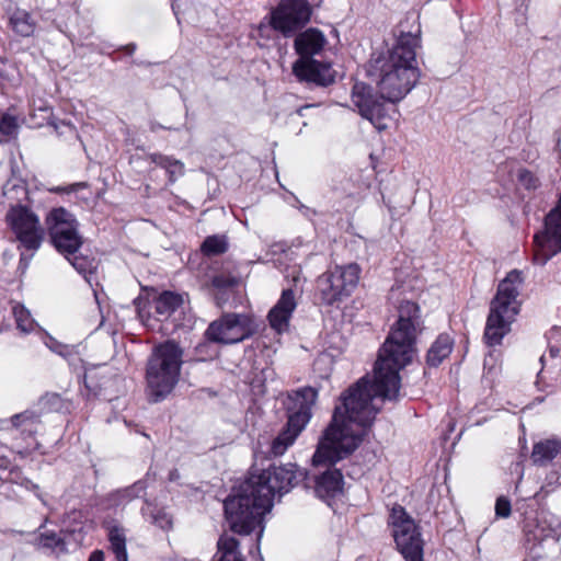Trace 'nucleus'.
<instances>
[{"label":"nucleus","mask_w":561,"mask_h":561,"mask_svg":"<svg viewBox=\"0 0 561 561\" xmlns=\"http://www.w3.org/2000/svg\"><path fill=\"white\" fill-rule=\"evenodd\" d=\"M421 331L420 309L412 301L399 307V318L379 351L374 382L360 379L341 397L332 421L319 439L313 466L333 465L347 457L363 443L382 400L396 399L400 389L399 370L415 355V340Z\"/></svg>","instance_id":"1"},{"label":"nucleus","mask_w":561,"mask_h":561,"mask_svg":"<svg viewBox=\"0 0 561 561\" xmlns=\"http://www.w3.org/2000/svg\"><path fill=\"white\" fill-rule=\"evenodd\" d=\"M305 478L306 472L294 463L272 466L261 472H252L238 492L225 502L230 528L244 535L260 528L261 537L263 517L271 512L274 495L288 492Z\"/></svg>","instance_id":"2"},{"label":"nucleus","mask_w":561,"mask_h":561,"mask_svg":"<svg viewBox=\"0 0 561 561\" xmlns=\"http://www.w3.org/2000/svg\"><path fill=\"white\" fill-rule=\"evenodd\" d=\"M419 45L417 36L402 34L391 48L371 59L368 71L383 100L400 102L416 84L420 78L416 62Z\"/></svg>","instance_id":"3"},{"label":"nucleus","mask_w":561,"mask_h":561,"mask_svg":"<svg viewBox=\"0 0 561 561\" xmlns=\"http://www.w3.org/2000/svg\"><path fill=\"white\" fill-rule=\"evenodd\" d=\"M524 277L519 271L510 272L499 284L496 295L491 300L486 319L484 340L490 346L500 345L512 330L522 307L518 299Z\"/></svg>","instance_id":"4"},{"label":"nucleus","mask_w":561,"mask_h":561,"mask_svg":"<svg viewBox=\"0 0 561 561\" xmlns=\"http://www.w3.org/2000/svg\"><path fill=\"white\" fill-rule=\"evenodd\" d=\"M183 352L180 346L168 341L157 346L147 365L149 396L156 401L167 397L179 380Z\"/></svg>","instance_id":"5"},{"label":"nucleus","mask_w":561,"mask_h":561,"mask_svg":"<svg viewBox=\"0 0 561 561\" xmlns=\"http://www.w3.org/2000/svg\"><path fill=\"white\" fill-rule=\"evenodd\" d=\"M316 399L317 391L310 387L302 388L288 396L287 427L272 443L271 450L275 456L283 455L309 423L311 419V408Z\"/></svg>","instance_id":"6"},{"label":"nucleus","mask_w":561,"mask_h":561,"mask_svg":"<svg viewBox=\"0 0 561 561\" xmlns=\"http://www.w3.org/2000/svg\"><path fill=\"white\" fill-rule=\"evenodd\" d=\"M316 399L317 391L310 387L302 388L288 396L287 427L272 443L271 450L275 456L283 455L309 423L311 419V408Z\"/></svg>","instance_id":"7"},{"label":"nucleus","mask_w":561,"mask_h":561,"mask_svg":"<svg viewBox=\"0 0 561 561\" xmlns=\"http://www.w3.org/2000/svg\"><path fill=\"white\" fill-rule=\"evenodd\" d=\"M360 278V267L355 264L336 265L317 280V289L322 302L333 305L352 295Z\"/></svg>","instance_id":"8"},{"label":"nucleus","mask_w":561,"mask_h":561,"mask_svg":"<svg viewBox=\"0 0 561 561\" xmlns=\"http://www.w3.org/2000/svg\"><path fill=\"white\" fill-rule=\"evenodd\" d=\"M389 526L397 549L407 561H423V540L417 525L402 506H393Z\"/></svg>","instance_id":"9"},{"label":"nucleus","mask_w":561,"mask_h":561,"mask_svg":"<svg viewBox=\"0 0 561 561\" xmlns=\"http://www.w3.org/2000/svg\"><path fill=\"white\" fill-rule=\"evenodd\" d=\"M45 225L55 248L62 253H75L82 244L76 217L64 207L53 208Z\"/></svg>","instance_id":"10"},{"label":"nucleus","mask_w":561,"mask_h":561,"mask_svg":"<svg viewBox=\"0 0 561 561\" xmlns=\"http://www.w3.org/2000/svg\"><path fill=\"white\" fill-rule=\"evenodd\" d=\"M257 327L252 316L227 313L213 321L206 334L209 340L221 344H234L252 336Z\"/></svg>","instance_id":"11"},{"label":"nucleus","mask_w":561,"mask_h":561,"mask_svg":"<svg viewBox=\"0 0 561 561\" xmlns=\"http://www.w3.org/2000/svg\"><path fill=\"white\" fill-rule=\"evenodd\" d=\"M561 251V193L556 206L547 214L543 228L534 236V260L546 264Z\"/></svg>","instance_id":"12"},{"label":"nucleus","mask_w":561,"mask_h":561,"mask_svg":"<svg viewBox=\"0 0 561 561\" xmlns=\"http://www.w3.org/2000/svg\"><path fill=\"white\" fill-rule=\"evenodd\" d=\"M39 427V419L33 412H22L13 415L9 420L1 421L0 438L12 450L21 456L28 454L27 440L33 438Z\"/></svg>","instance_id":"13"},{"label":"nucleus","mask_w":561,"mask_h":561,"mask_svg":"<svg viewBox=\"0 0 561 561\" xmlns=\"http://www.w3.org/2000/svg\"><path fill=\"white\" fill-rule=\"evenodd\" d=\"M7 222L20 243L30 250H37L44 239V230L37 215L25 206H12Z\"/></svg>","instance_id":"14"},{"label":"nucleus","mask_w":561,"mask_h":561,"mask_svg":"<svg viewBox=\"0 0 561 561\" xmlns=\"http://www.w3.org/2000/svg\"><path fill=\"white\" fill-rule=\"evenodd\" d=\"M352 102L360 116L368 119L378 130L389 127L392 119L389 110L377 99L370 87L363 82L355 83L352 90Z\"/></svg>","instance_id":"15"},{"label":"nucleus","mask_w":561,"mask_h":561,"mask_svg":"<svg viewBox=\"0 0 561 561\" xmlns=\"http://www.w3.org/2000/svg\"><path fill=\"white\" fill-rule=\"evenodd\" d=\"M310 16V9L305 0H283L272 13V26L288 35L305 24Z\"/></svg>","instance_id":"16"},{"label":"nucleus","mask_w":561,"mask_h":561,"mask_svg":"<svg viewBox=\"0 0 561 561\" xmlns=\"http://www.w3.org/2000/svg\"><path fill=\"white\" fill-rule=\"evenodd\" d=\"M293 72L298 80L318 85H329L335 80V71L329 64H322L312 58H299L293 65Z\"/></svg>","instance_id":"17"},{"label":"nucleus","mask_w":561,"mask_h":561,"mask_svg":"<svg viewBox=\"0 0 561 561\" xmlns=\"http://www.w3.org/2000/svg\"><path fill=\"white\" fill-rule=\"evenodd\" d=\"M297 307L296 294L293 289H285L275 306L270 310L267 320L277 333L287 331L289 320Z\"/></svg>","instance_id":"18"},{"label":"nucleus","mask_w":561,"mask_h":561,"mask_svg":"<svg viewBox=\"0 0 561 561\" xmlns=\"http://www.w3.org/2000/svg\"><path fill=\"white\" fill-rule=\"evenodd\" d=\"M327 39L322 32L316 28H309L299 34L295 39V48L300 55V58H310V56L319 54Z\"/></svg>","instance_id":"19"},{"label":"nucleus","mask_w":561,"mask_h":561,"mask_svg":"<svg viewBox=\"0 0 561 561\" xmlns=\"http://www.w3.org/2000/svg\"><path fill=\"white\" fill-rule=\"evenodd\" d=\"M343 491V477L339 470H330L323 473L316 484V493L323 500H329Z\"/></svg>","instance_id":"20"},{"label":"nucleus","mask_w":561,"mask_h":561,"mask_svg":"<svg viewBox=\"0 0 561 561\" xmlns=\"http://www.w3.org/2000/svg\"><path fill=\"white\" fill-rule=\"evenodd\" d=\"M183 304V297L172 291H164L154 299L156 313L159 320L169 319Z\"/></svg>","instance_id":"21"},{"label":"nucleus","mask_w":561,"mask_h":561,"mask_svg":"<svg viewBox=\"0 0 561 561\" xmlns=\"http://www.w3.org/2000/svg\"><path fill=\"white\" fill-rule=\"evenodd\" d=\"M560 454L561 442L557 439H546L534 446L531 458L535 463L546 465Z\"/></svg>","instance_id":"22"},{"label":"nucleus","mask_w":561,"mask_h":561,"mask_svg":"<svg viewBox=\"0 0 561 561\" xmlns=\"http://www.w3.org/2000/svg\"><path fill=\"white\" fill-rule=\"evenodd\" d=\"M453 350V340L449 335L442 334L432 344L427 353V363L431 366H438L449 356Z\"/></svg>","instance_id":"23"},{"label":"nucleus","mask_w":561,"mask_h":561,"mask_svg":"<svg viewBox=\"0 0 561 561\" xmlns=\"http://www.w3.org/2000/svg\"><path fill=\"white\" fill-rule=\"evenodd\" d=\"M147 160L167 170L170 181L174 182L179 176L184 173V164L176 159L167 157L159 153H151L147 157Z\"/></svg>","instance_id":"24"},{"label":"nucleus","mask_w":561,"mask_h":561,"mask_svg":"<svg viewBox=\"0 0 561 561\" xmlns=\"http://www.w3.org/2000/svg\"><path fill=\"white\" fill-rule=\"evenodd\" d=\"M219 561H243L238 550V541L234 537L222 535L218 540Z\"/></svg>","instance_id":"25"},{"label":"nucleus","mask_w":561,"mask_h":561,"mask_svg":"<svg viewBox=\"0 0 561 561\" xmlns=\"http://www.w3.org/2000/svg\"><path fill=\"white\" fill-rule=\"evenodd\" d=\"M20 123L10 113L0 114V142H8L18 136Z\"/></svg>","instance_id":"26"},{"label":"nucleus","mask_w":561,"mask_h":561,"mask_svg":"<svg viewBox=\"0 0 561 561\" xmlns=\"http://www.w3.org/2000/svg\"><path fill=\"white\" fill-rule=\"evenodd\" d=\"M11 24L13 30L22 36H30L35 31V22L25 11H16L11 18Z\"/></svg>","instance_id":"27"},{"label":"nucleus","mask_w":561,"mask_h":561,"mask_svg":"<svg viewBox=\"0 0 561 561\" xmlns=\"http://www.w3.org/2000/svg\"><path fill=\"white\" fill-rule=\"evenodd\" d=\"M111 548L116 556L117 561H127L126 537L122 529L113 528L108 534Z\"/></svg>","instance_id":"28"},{"label":"nucleus","mask_w":561,"mask_h":561,"mask_svg":"<svg viewBox=\"0 0 561 561\" xmlns=\"http://www.w3.org/2000/svg\"><path fill=\"white\" fill-rule=\"evenodd\" d=\"M142 513L145 515L149 514L152 518V523L162 529H170L172 527V516L165 508L152 510L151 505L146 503V506L142 507Z\"/></svg>","instance_id":"29"},{"label":"nucleus","mask_w":561,"mask_h":561,"mask_svg":"<svg viewBox=\"0 0 561 561\" xmlns=\"http://www.w3.org/2000/svg\"><path fill=\"white\" fill-rule=\"evenodd\" d=\"M12 310L16 321V325L22 332L26 333L34 330L35 322L31 317L28 310H26L22 305L19 304L14 305Z\"/></svg>","instance_id":"30"},{"label":"nucleus","mask_w":561,"mask_h":561,"mask_svg":"<svg viewBox=\"0 0 561 561\" xmlns=\"http://www.w3.org/2000/svg\"><path fill=\"white\" fill-rule=\"evenodd\" d=\"M228 244L224 236L206 238L202 244V251L207 255H218L227 251Z\"/></svg>","instance_id":"31"},{"label":"nucleus","mask_w":561,"mask_h":561,"mask_svg":"<svg viewBox=\"0 0 561 561\" xmlns=\"http://www.w3.org/2000/svg\"><path fill=\"white\" fill-rule=\"evenodd\" d=\"M71 263L84 276L87 282L91 284L92 270L95 268L94 262L83 256H76Z\"/></svg>","instance_id":"32"},{"label":"nucleus","mask_w":561,"mask_h":561,"mask_svg":"<svg viewBox=\"0 0 561 561\" xmlns=\"http://www.w3.org/2000/svg\"><path fill=\"white\" fill-rule=\"evenodd\" d=\"M146 489L147 485L145 481H137L136 483H134L131 486L127 488L124 491V495L130 500L141 497L146 494Z\"/></svg>","instance_id":"33"},{"label":"nucleus","mask_w":561,"mask_h":561,"mask_svg":"<svg viewBox=\"0 0 561 561\" xmlns=\"http://www.w3.org/2000/svg\"><path fill=\"white\" fill-rule=\"evenodd\" d=\"M495 514L499 517L506 518L511 515V503L505 497H499L495 503Z\"/></svg>","instance_id":"34"},{"label":"nucleus","mask_w":561,"mask_h":561,"mask_svg":"<svg viewBox=\"0 0 561 561\" xmlns=\"http://www.w3.org/2000/svg\"><path fill=\"white\" fill-rule=\"evenodd\" d=\"M41 545L46 548H59L60 551L65 550V545L60 539H58L54 534L51 535H44L41 538Z\"/></svg>","instance_id":"35"},{"label":"nucleus","mask_w":561,"mask_h":561,"mask_svg":"<svg viewBox=\"0 0 561 561\" xmlns=\"http://www.w3.org/2000/svg\"><path fill=\"white\" fill-rule=\"evenodd\" d=\"M519 179L527 188H535L538 185V180L528 171L520 172Z\"/></svg>","instance_id":"36"},{"label":"nucleus","mask_w":561,"mask_h":561,"mask_svg":"<svg viewBox=\"0 0 561 561\" xmlns=\"http://www.w3.org/2000/svg\"><path fill=\"white\" fill-rule=\"evenodd\" d=\"M139 317L141 319V321L144 322V324L152 330H156V329H160L159 325H157V323L154 321H152V319L150 318V316H146L145 312L142 310H139Z\"/></svg>","instance_id":"37"},{"label":"nucleus","mask_w":561,"mask_h":561,"mask_svg":"<svg viewBox=\"0 0 561 561\" xmlns=\"http://www.w3.org/2000/svg\"><path fill=\"white\" fill-rule=\"evenodd\" d=\"M85 187V183H76V184H72L70 186H67L65 188H56L54 190L55 192H66V193H71V192H77L78 190L80 188H84Z\"/></svg>","instance_id":"38"},{"label":"nucleus","mask_w":561,"mask_h":561,"mask_svg":"<svg viewBox=\"0 0 561 561\" xmlns=\"http://www.w3.org/2000/svg\"><path fill=\"white\" fill-rule=\"evenodd\" d=\"M89 561H104V553L101 550H96L90 556Z\"/></svg>","instance_id":"39"},{"label":"nucleus","mask_w":561,"mask_h":561,"mask_svg":"<svg viewBox=\"0 0 561 561\" xmlns=\"http://www.w3.org/2000/svg\"><path fill=\"white\" fill-rule=\"evenodd\" d=\"M7 66H8L7 61L1 59L0 60V76L1 77L9 78V73L5 70Z\"/></svg>","instance_id":"40"},{"label":"nucleus","mask_w":561,"mask_h":561,"mask_svg":"<svg viewBox=\"0 0 561 561\" xmlns=\"http://www.w3.org/2000/svg\"><path fill=\"white\" fill-rule=\"evenodd\" d=\"M557 354H558V350H554V348H551V350H550V355H551L552 357L557 356Z\"/></svg>","instance_id":"41"},{"label":"nucleus","mask_w":561,"mask_h":561,"mask_svg":"<svg viewBox=\"0 0 561 561\" xmlns=\"http://www.w3.org/2000/svg\"><path fill=\"white\" fill-rule=\"evenodd\" d=\"M10 184H8L5 187H4V195H9L10 193Z\"/></svg>","instance_id":"42"},{"label":"nucleus","mask_w":561,"mask_h":561,"mask_svg":"<svg viewBox=\"0 0 561 561\" xmlns=\"http://www.w3.org/2000/svg\"><path fill=\"white\" fill-rule=\"evenodd\" d=\"M327 356L320 357L318 362L324 360Z\"/></svg>","instance_id":"43"}]
</instances>
